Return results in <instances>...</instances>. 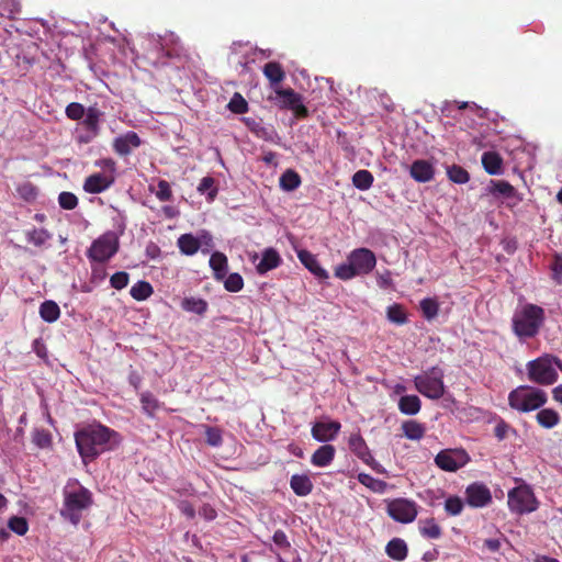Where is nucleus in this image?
Segmentation results:
<instances>
[{
  "label": "nucleus",
  "mask_w": 562,
  "mask_h": 562,
  "mask_svg": "<svg viewBox=\"0 0 562 562\" xmlns=\"http://www.w3.org/2000/svg\"><path fill=\"white\" fill-rule=\"evenodd\" d=\"M273 542L281 549L289 550L291 548V543L288 540L285 532L281 529L274 531L272 537Z\"/></svg>",
  "instance_id": "58"
},
{
  "label": "nucleus",
  "mask_w": 562,
  "mask_h": 562,
  "mask_svg": "<svg viewBox=\"0 0 562 562\" xmlns=\"http://www.w3.org/2000/svg\"><path fill=\"white\" fill-rule=\"evenodd\" d=\"M419 306H420L423 316L428 321L434 319L438 315L439 303L436 299L426 297L420 301Z\"/></svg>",
  "instance_id": "41"
},
{
  "label": "nucleus",
  "mask_w": 562,
  "mask_h": 562,
  "mask_svg": "<svg viewBox=\"0 0 562 562\" xmlns=\"http://www.w3.org/2000/svg\"><path fill=\"white\" fill-rule=\"evenodd\" d=\"M419 532L428 539H439L442 535L441 527L436 522L435 518H427L419 521Z\"/></svg>",
  "instance_id": "31"
},
{
  "label": "nucleus",
  "mask_w": 562,
  "mask_h": 562,
  "mask_svg": "<svg viewBox=\"0 0 562 562\" xmlns=\"http://www.w3.org/2000/svg\"><path fill=\"white\" fill-rule=\"evenodd\" d=\"M33 442L38 448H48L52 445V435L45 429H36L33 432Z\"/></svg>",
  "instance_id": "54"
},
{
  "label": "nucleus",
  "mask_w": 562,
  "mask_h": 562,
  "mask_svg": "<svg viewBox=\"0 0 562 562\" xmlns=\"http://www.w3.org/2000/svg\"><path fill=\"white\" fill-rule=\"evenodd\" d=\"M546 319L544 310L536 304L526 303L517 308L512 318L513 333L519 340L536 337Z\"/></svg>",
  "instance_id": "2"
},
{
  "label": "nucleus",
  "mask_w": 562,
  "mask_h": 562,
  "mask_svg": "<svg viewBox=\"0 0 562 562\" xmlns=\"http://www.w3.org/2000/svg\"><path fill=\"white\" fill-rule=\"evenodd\" d=\"M376 282L378 285L382 289L389 288L392 283L391 273L386 271L383 274H378Z\"/></svg>",
  "instance_id": "63"
},
{
  "label": "nucleus",
  "mask_w": 562,
  "mask_h": 562,
  "mask_svg": "<svg viewBox=\"0 0 562 562\" xmlns=\"http://www.w3.org/2000/svg\"><path fill=\"white\" fill-rule=\"evenodd\" d=\"M224 288L228 292L241 291L244 288L243 277L237 272H233V273L228 274L224 281Z\"/></svg>",
  "instance_id": "49"
},
{
  "label": "nucleus",
  "mask_w": 562,
  "mask_h": 562,
  "mask_svg": "<svg viewBox=\"0 0 562 562\" xmlns=\"http://www.w3.org/2000/svg\"><path fill=\"white\" fill-rule=\"evenodd\" d=\"M341 425L339 422L331 420L328 423L317 422L312 426V436L319 442L334 440L339 434Z\"/></svg>",
  "instance_id": "17"
},
{
  "label": "nucleus",
  "mask_w": 562,
  "mask_h": 562,
  "mask_svg": "<svg viewBox=\"0 0 562 562\" xmlns=\"http://www.w3.org/2000/svg\"><path fill=\"white\" fill-rule=\"evenodd\" d=\"M26 238L29 243L41 247L52 238V234L45 228H33L26 233Z\"/></svg>",
  "instance_id": "43"
},
{
  "label": "nucleus",
  "mask_w": 562,
  "mask_h": 562,
  "mask_svg": "<svg viewBox=\"0 0 562 562\" xmlns=\"http://www.w3.org/2000/svg\"><path fill=\"white\" fill-rule=\"evenodd\" d=\"M85 119L82 124L87 132L88 136H81L80 142L89 143L92 138L97 137L100 133V121L103 116V112H101L97 106H89L85 113Z\"/></svg>",
  "instance_id": "16"
},
{
  "label": "nucleus",
  "mask_w": 562,
  "mask_h": 562,
  "mask_svg": "<svg viewBox=\"0 0 562 562\" xmlns=\"http://www.w3.org/2000/svg\"><path fill=\"white\" fill-rule=\"evenodd\" d=\"M301 184L300 175L292 170L288 169L280 177V187L285 191H293L297 189Z\"/></svg>",
  "instance_id": "38"
},
{
  "label": "nucleus",
  "mask_w": 562,
  "mask_h": 562,
  "mask_svg": "<svg viewBox=\"0 0 562 562\" xmlns=\"http://www.w3.org/2000/svg\"><path fill=\"white\" fill-rule=\"evenodd\" d=\"M214 182L212 177H204L198 186V191L201 194L207 193L209 201H213L217 195V189L214 187Z\"/></svg>",
  "instance_id": "48"
},
{
  "label": "nucleus",
  "mask_w": 562,
  "mask_h": 562,
  "mask_svg": "<svg viewBox=\"0 0 562 562\" xmlns=\"http://www.w3.org/2000/svg\"><path fill=\"white\" fill-rule=\"evenodd\" d=\"M552 278L557 283L562 282V256L554 255L553 261L551 263Z\"/></svg>",
  "instance_id": "56"
},
{
  "label": "nucleus",
  "mask_w": 562,
  "mask_h": 562,
  "mask_svg": "<svg viewBox=\"0 0 562 562\" xmlns=\"http://www.w3.org/2000/svg\"><path fill=\"white\" fill-rule=\"evenodd\" d=\"M113 183V176L95 172L86 178L83 182V190L87 193L97 194L108 190Z\"/></svg>",
  "instance_id": "18"
},
{
  "label": "nucleus",
  "mask_w": 562,
  "mask_h": 562,
  "mask_svg": "<svg viewBox=\"0 0 562 562\" xmlns=\"http://www.w3.org/2000/svg\"><path fill=\"white\" fill-rule=\"evenodd\" d=\"M40 316L47 323H54L60 316V308L56 302L47 300L40 306Z\"/></svg>",
  "instance_id": "32"
},
{
  "label": "nucleus",
  "mask_w": 562,
  "mask_h": 562,
  "mask_svg": "<svg viewBox=\"0 0 562 562\" xmlns=\"http://www.w3.org/2000/svg\"><path fill=\"white\" fill-rule=\"evenodd\" d=\"M510 429L509 425L504 420L497 423L494 428V435L498 440H503L506 438L508 430Z\"/></svg>",
  "instance_id": "60"
},
{
  "label": "nucleus",
  "mask_w": 562,
  "mask_h": 562,
  "mask_svg": "<svg viewBox=\"0 0 562 562\" xmlns=\"http://www.w3.org/2000/svg\"><path fill=\"white\" fill-rule=\"evenodd\" d=\"M161 211H162L164 215L170 220L175 218L179 215V211L175 206H171V205L162 206Z\"/></svg>",
  "instance_id": "64"
},
{
  "label": "nucleus",
  "mask_w": 562,
  "mask_h": 562,
  "mask_svg": "<svg viewBox=\"0 0 562 562\" xmlns=\"http://www.w3.org/2000/svg\"><path fill=\"white\" fill-rule=\"evenodd\" d=\"M357 479L359 483H361L362 485H364L374 493H384L387 487L386 482L375 479L368 473H359Z\"/></svg>",
  "instance_id": "34"
},
{
  "label": "nucleus",
  "mask_w": 562,
  "mask_h": 562,
  "mask_svg": "<svg viewBox=\"0 0 562 562\" xmlns=\"http://www.w3.org/2000/svg\"><path fill=\"white\" fill-rule=\"evenodd\" d=\"M59 206L64 210L71 211L78 205V198L68 191H63L58 195Z\"/></svg>",
  "instance_id": "50"
},
{
  "label": "nucleus",
  "mask_w": 562,
  "mask_h": 562,
  "mask_svg": "<svg viewBox=\"0 0 562 562\" xmlns=\"http://www.w3.org/2000/svg\"><path fill=\"white\" fill-rule=\"evenodd\" d=\"M140 404L143 412L149 417H154L156 411L160 407L159 401L150 392L140 394Z\"/></svg>",
  "instance_id": "39"
},
{
  "label": "nucleus",
  "mask_w": 562,
  "mask_h": 562,
  "mask_svg": "<svg viewBox=\"0 0 562 562\" xmlns=\"http://www.w3.org/2000/svg\"><path fill=\"white\" fill-rule=\"evenodd\" d=\"M418 506L407 498H395L387 504L386 512L391 518L402 524H408L417 517Z\"/></svg>",
  "instance_id": "11"
},
{
  "label": "nucleus",
  "mask_w": 562,
  "mask_h": 562,
  "mask_svg": "<svg viewBox=\"0 0 562 562\" xmlns=\"http://www.w3.org/2000/svg\"><path fill=\"white\" fill-rule=\"evenodd\" d=\"M465 499L471 507H485L492 502V494L485 484L474 482L465 488Z\"/></svg>",
  "instance_id": "14"
},
{
  "label": "nucleus",
  "mask_w": 562,
  "mask_h": 562,
  "mask_svg": "<svg viewBox=\"0 0 562 562\" xmlns=\"http://www.w3.org/2000/svg\"><path fill=\"white\" fill-rule=\"evenodd\" d=\"M205 440L206 443L212 447H218L222 445V431L217 427L205 426Z\"/></svg>",
  "instance_id": "52"
},
{
  "label": "nucleus",
  "mask_w": 562,
  "mask_h": 562,
  "mask_svg": "<svg viewBox=\"0 0 562 562\" xmlns=\"http://www.w3.org/2000/svg\"><path fill=\"white\" fill-rule=\"evenodd\" d=\"M181 307L186 312L204 315L207 311L209 304L204 299L190 296L182 300Z\"/></svg>",
  "instance_id": "29"
},
{
  "label": "nucleus",
  "mask_w": 562,
  "mask_h": 562,
  "mask_svg": "<svg viewBox=\"0 0 562 562\" xmlns=\"http://www.w3.org/2000/svg\"><path fill=\"white\" fill-rule=\"evenodd\" d=\"M117 432L100 423L82 427L75 432L76 447L85 463L93 461L101 453L111 449L112 437Z\"/></svg>",
  "instance_id": "1"
},
{
  "label": "nucleus",
  "mask_w": 562,
  "mask_h": 562,
  "mask_svg": "<svg viewBox=\"0 0 562 562\" xmlns=\"http://www.w3.org/2000/svg\"><path fill=\"white\" fill-rule=\"evenodd\" d=\"M373 181V175L366 169L358 170L352 176V184L361 191L369 190L372 187Z\"/></svg>",
  "instance_id": "36"
},
{
  "label": "nucleus",
  "mask_w": 562,
  "mask_h": 562,
  "mask_svg": "<svg viewBox=\"0 0 562 562\" xmlns=\"http://www.w3.org/2000/svg\"><path fill=\"white\" fill-rule=\"evenodd\" d=\"M177 246L181 254L186 256H193L201 248L202 241L191 233H187L179 236Z\"/></svg>",
  "instance_id": "23"
},
{
  "label": "nucleus",
  "mask_w": 562,
  "mask_h": 562,
  "mask_svg": "<svg viewBox=\"0 0 562 562\" xmlns=\"http://www.w3.org/2000/svg\"><path fill=\"white\" fill-rule=\"evenodd\" d=\"M277 97L280 99L281 108L291 110L295 117L305 119L308 116V110L303 104L302 95L295 92L292 88L274 89Z\"/></svg>",
  "instance_id": "13"
},
{
  "label": "nucleus",
  "mask_w": 562,
  "mask_h": 562,
  "mask_svg": "<svg viewBox=\"0 0 562 562\" xmlns=\"http://www.w3.org/2000/svg\"><path fill=\"white\" fill-rule=\"evenodd\" d=\"M119 236L115 232L108 231L92 241L87 250V258L91 262L104 263L119 251Z\"/></svg>",
  "instance_id": "9"
},
{
  "label": "nucleus",
  "mask_w": 562,
  "mask_h": 562,
  "mask_svg": "<svg viewBox=\"0 0 562 562\" xmlns=\"http://www.w3.org/2000/svg\"><path fill=\"white\" fill-rule=\"evenodd\" d=\"M336 454V449L331 445H323L311 457V462L315 467L324 468L329 465Z\"/></svg>",
  "instance_id": "24"
},
{
  "label": "nucleus",
  "mask_w": 562,
  "mask_h": 562,
  "mask_svg": "<svg viewBox=\"0 0 562 562\" xmlns=\"http://www.w3.org/2000/svg\"><path fill=\"white\" fill-rule=\"evenodd\" d=\"M178 508L189 519H192L195 517V509H194L193 505L191 503H189L188 501H181L178 505Z\"/></svg>",
  "instance_id": "61"
},
{
  "label": "nucleus",
  "mask_w": 562,
  "mask_h": 562,
  "mask_svg": "<svg viewBox=\"0 0 562 562\" xmlns=\"http://www.w3.org/2000/svg\"><path fill=\"white\" fill-rule=\"evenodd\" d=\"M435 464L442 471L457 472L470 462L464 449H443L435 457Z\"/></svg>",
  "instance_id": "10"
},
{
  "label": "nucleus",
  "mask_w": 562,
  "mask_h": 562,
  "mask_svg": "<svg viewBox=\"0 0 562 562\" xmlns=\"http://www.w3.org/2000/svg\"><path fill=\"white\" fill-rule=\"evenodd\" d=\"M282 262L279 252L274 248H267L262 252V257L259 263L256 266V270L259 274H265L270 270L278 268Z\"/></svg>",
  "instance_id": "21"
},
{
  "label": "nucleus",
  "mask_w": 562,
  "mask_h": 562,
  "mask_svg": "<svg viewBox=\"0 0 562 562\" xmlns=\"http://www.w3.org/2000/svg\"><path fill=\"white\" fill-rule=\"evenodd\" d=\"M209 263L213 270L214 278L218 281L224 280L228 269L226 255L221 251H215L211 255Z\"/></svg>",
  "instance_id": "25"
},
{
  "label": "nucleus",
  "mask_w": 562,
  "mask_h": 562,
  "mask_svg": "<svg viewBox=\"0 0 562 562\" xmlns=\"http://www.w3.org/2000/svg\"><path fill=\"white\" fill-rule=\"evenodd\" d=\"M130 281V276L125 271H119L111 276L110 284L115 290H122L127 286Z\"/></svg>",
  "instance_id": "55"
},
{
  "label": "nucleus",
  "mask_w": 562,
  "mask_h": 562,
  "mask_svg": "<svg viewBox=\"0 0 562 562\" xmlns=\"http://www.w3.org/2000/svg\"><path fill=\"white\" fill-rule=\"evenodd\" d=\"M263 75L271 82V85H278L285 78V72L281 64L277 61H269L263 66Z\"/></svg>",
  "instance_id": "30"
},
{
  "label": "nucleus",
  "mask_w": 562,
  "mask_h": 562,
  "mask_svg": "<svg viewBox=\"0 0 562 562\" xmlns=\"http://www.w3.org/2000/svg\"><path fill=\"white\" fill-rule=\"evenodd\" d=\"M86 109L81 103L71 102L66 106L65 113L72 121L81 120L85 116Z\"/></svg>",
  "instance_id": "53"
},
{
  "label": "nucleus",
  "mask_w": 562,
  "mask_h": 562,
  "mask_svg": "<svg viewBox=\"0 0 562 562\" xmlns=\"http://www.w3.org/2000/svg\"><path fill=\"white\" fill-rule=\"evenodd\" d=\"M386 554L395 561H404L407 557V544L401 538H393L385 547Z\"/></svg>",
  "instance_id": "27"
},
{
  "label": "nucleus",
  "mask_w": 562,
  "mask_h": 562,
  "mask_svg": "<svg viewBox=\"0 0 562 562\" xmlns=\"http://www.w3.org/2000/svg\"><path fill=\"white\" fill-rule=\"evenodd\" d=\"M8 527L19 536H24L29 530L26 519L18 516H13L9 519Z\"/></svg>",
  "instance_id": "51"
},
{
  "label": "nucleus",
  "mask_w": 562,
  "mask_h": 562,
  "mask_svg": "<svg viewBox=\"0 0 562 562\" xmlns=\"http://www.w3.org/2000/svg\"><path fill=\"white\" fill-rule=\"evenodd\" d=\"M547 393L541 389L520 385L508 395V404L519 412H531L540 408L547 403Z\"/></svg>",
  "instance_id": "6"
},
{
  "label": "nucleus",
  "mask_w": 562,
  "mask_h": 562,
  "mask_svg": "<svg viewBox=\"0 0 562 562\" xmlns=\"http://www.w3.org/2000/svg\"><path fill=\"white\" fill-rule=\"evenodd\" d=\"M404 436L411 440H420L425 435V426L417 420H406L402 424Z\"/></svg>",
  "instance_id": "33"
},
{
  "label": "nucleus",
  "mask_w": 562,
  "mask_h": 562,
  "mask_svg": "<svg viewBox=\"0 0 562 562\" xmlns=\"http://www.w3.org/2000/svg\"><path fill=\"white\" fill-rule=\"evenodd\" d=\"M532 488L528 484H520L508 492L507 505L509 510L516 515H525L536 512L539 508Z\"/></svg>",
  "instance_id": "8"
},
{
  "label": "nucleus",
  "mask_w": 562,
  "mask_h": 562,
  "mask_svg": "<svg viewBox=\"0 0 562 562\" xmlns=\"http://www.w3.org/2000/svg\"><path fill=\"white\" fill-rule=\"evenodd\" d=\"M348 447L350 451L359 458L364 464L369 465L372 470L378 473H384L385 470L382 465L373 458L371 451L359 431L353 432L349 436Z\"/></svg>",
  "instance_id": "12"
},
{
  "label": "nucleus",
  "mask_w": 562,
  "mask_h": 562,
  "mask_svg": "<svg viewBox=\"0 0 562 562\" xmlns=\"http://www.w3.org/2000/svg\"><path fill=\"white\" fill-rule=\"evenodd\" d=\"M386 317L391 323L403 325L407 322L404 307L401 304H392L387 307Z\"/></svg>",
  "instance_id": "42"
},
{
  "label": "nucleus",
  "mask_w": 562,
  "mask_h": 562,
  "mask_svg": "<svg viewBox=\"0 0 562 562\" xmlns=\"http://www.w3.org/2000/svg\"><path fill=\"white\" fill-rule=\"evenodd\" d=\"M153 293L154 289L147 281H137L130 290L131 296L136 301H145Z\"/></svg>",
  "instance_id": "37"
},
{
  "label": "nucleus",
  "mask_w": 562,
  "mask_h": 562,
  "mask_svg": "<svg viewBox=\"0 0 562 562\" xmlns=\"http://www.w3.org/2000/svg\"><path fill=\"white\" fill-rule=\"evenodd\" d=\"M106 278V270L103 263L92 262L91 265V281L94 283L102 282Z\"/></svg>",
  "instance_id": "57"
},
{
  "label": "nucleus",
  "mask_w": 562,
  "mask_h": 562,
  "mask_svg": "<svg viewBox=\"0 0 562 562\" xmlns=\"http://www.w3.org/2000/svg\"><path fill=\"white\" fill-rule=\"evenodd\" d=\"M376 265V258L372 250L368 248L353 249L344 263L335 269V277L340 280H350L357 276L369 274Z\"/></svg>",
  "instance_id": "3"
},
{
  "label": "nucleus",
  "mask_w": 562,
  "mask_h": 562,
  "mask_svg": "<svg viewBox=\"0 0 562 562\" xmlns=\"http://www.w3.org/2000/svg\"><path fill=\"white\" fill-rule=\"evenodd\" d=\"M199 514L205 520H214L217 516L216 510L210 504H203L199 509Z\"/></svg>",
  "instance_id": "59"
},
{
  "label": "nucleus",
  "mask_w": 562,
  "mask_h": 562,
  "mask_svg": "<svg viewBox=\"0 0 562 562\" xmlns=\"http://www.w3.org/2000/svg\"><path fill=\"white\" fill-rule=\"evenodd\" d=\"M150 191L154 190L150 188ZM156 198L161 202L171 201L173 198L170 183L167 180H159L157 183V190L155 191Z\"/></svg>",
  "instance_id": "47"
},
{
  "label": "nucleus",
  "mask_w": 562,
  "mask_h": 562,
  "mask_svg": "<svg viewBox=\"0 0 562 562\" xmlns=\"http://www.w3.org/2000/svg\"><path fill=\"white\" fill-rule=\"evenodd\" d=\"M448 178L458 184L467 183L470 180L469 172L461 166L452 165L447 169Z\"/></svg>",
  "instance_id": "44"
},
{
  "label": "nucleus",
  "mask_w": 562,
  "mask_h": 562,
  "mask_svg": "<svg viewBox=\"0 0 562 562\" xmlns=\"http://www.w3.org/2000/svg\"><path fill=\"white\" fill-rule=\"evenodd\" d=\"M484 170L491 175H502L503 173V158L496 151H485L481 158Z\"/></svg>",
  "instance_id": "22"
},
{
  "label": "nucleus",
  "mask_w": 562,
  "mask_h": 562,
  "mask_svg": "<svg viewBox=\"0 0 562 562\" xmlns=\"http://www.w3.org/2000/svg\"><path fill=\"white\" fill-rule=\"evenodd\" d=\"M142 145V139L136 132L128 131L127 133L114 138L112 148L115 154L121 157H126L132 151Z\"/></svg>",
  "instance_id": "15"
},
{
  "label": "nucleus",
  "mask_w": 562,
  "mask_h": 562,
  "mask_svg": "<svg viewBox=\"0 0 562 562\" xmlns=\"http://www.w3.org/2000/svg\"><path fill=\"white\" fill-rule=\"evenodd\" d=\"M536 418L539 425L543 428H553L560 422L559 414L551 408H543L539 411Z\"/></svg>",
  "instance_id": "35"
},
{
  "label": "nucleus",
  "mask_w": 562,
  "mask_h": 562,
  "mask_svg": "<svg viewBox=\"0 0 562 562\" xmlns=\"http://www.w3.org/2000/svg\"><path fill=\"white\" fill-rule=\"evenodd\" d=\"M526 369L529 381L539 385H551L559 378L557 369L562 371V361L553 355L546 353L527 362Z\"/></svg>",
  "instance_id": "4"
},
{
  "label": "nucleus",
  "mask_w": 562,
  "mask_h": 562,
  "mask_svg": "<svg viewBox=\"0 0 562 562\" xmlns=\"http://www.w3.org/2000/svg\"><path fill=\"white\" fill-rule=\"evenodd\" d=\"M443 370L439 367H431L414 378L415 389L430 400H439L445 395Z\"/></svg>",
  "instance_id": "7"
},
{
  "label": "nucleus",
  "mask_w": 562,
  "mask_h": 562,
  "mask_svg": "<svg viewBox=\"0 0 562 562\" xmlns=\"http://www.w3.org/2000/svg\"><path fill=\"white\" fill-rule=\"evenodd\" d=\"M297 258L300 259L301 263L306 269H308L315 277H317L321 280L328 279V272L321 266L316 256L313 255L311 251L301 249L297 251Z\"/></svg>",
  "instance_id": "20"
},
{
  "label": "nucleus",
  "mask_w": 562,
  "mask_h": 562,
  "mask_svg": "<svg viewBox=\"0 0 562 562\" xmlns=\"http://www.w3.org/2000/svg\"><path fill=\"white\" fill-rule=\"evenodd\" d=\"M91 504L92 494L88 488L81 485L75 490L66 488L64 492V508L60 514L64 518L77 525L81 520L82 510L89 508Z\"/></svg>",
  "instance_id": "5"
},
{
  "label": "nucleus",
  "mask_w": 562,
  "mask_h": 562,
  "mask_svg": "<svg viewBox=\"0 0 562 562\" xmlns=\"http://www.w3.org/2000/svg\"><path fill=\"white\" fill-rule=\"evenodd\" d=\"M290 486L295 495L307 496L313 490V482L306 474H294L290 479Z\"/></svg>",
  "instance_id": "26"
},
{
  "label": "nucleus",
  "mask_w": 562,
  "mask_h": 562,
  "mask_svg": "<svg viewBox=\"0 0 562 562\" xmlns=\"http://www.w3.org/2000/svg\"><path fill=\"white\" fill-rule=\"evenodd\" d=\"M409 175L416 182H429L435 177V167L428 160L417 159L411 165Z\"/></svg>",
  "instance_id": "19"
},
{
  "label": "nucleus",
  "mask_w": 562,
  "mask_h": 562,
  "mask_svg": "<svg viewBox=\"0 0 562 562\" xmlns=\"http://www.w3.org/2000/svg\"><path fill=\"white\" fill-rule=\"evenodd\" d=\"M464 503L457 495L449 496L445 502V510L449 516H458L462 513Z\"/></svg>",
  "instance_id": "45"
},
{
  "label": "nucleus",
  "mask_w": 562,
  "mask_h": 562,
  "mask_svg": "<svg viewBox=\"0 0 562 562\" xmlns=\"http://www.w3.org/2000/svg\"><path fill=\"white\" fill-rule=\"evenodd\" d=\"M19 191L25 199L35 198L36 195L35 188L31 183L23 184L19 188Z\"/></svg>",
  "instance_id": "62"
},
{
  "label": "nucleus",
  "mask_w": 562,
  "mask_h": 562,
  "mask_svg": "<svg viewBox=\"0 0 562 562\" xmlns=\"http://www.w3.org/2000/svg\"><path fill=\"white\" fill-rule=\"evenodd\" d=\"M398 409L405 415H416L422 408V402L417 395H404L398 400Z\"/></svg>",
  "instance_id": "28"
},
{
  "label": "nucleus",
  "mask_w": 562,
  "mask_h": 562,
  "mask_svg": "<svg viewBox=\"0 0 562 562\" xmlns=\"http://www.w3.org/2000/svg\"><path fill=\"white\" fill-rule=\"evenodd\" d=\"M227 108L229 109L231 112L235 114H245L248 112V103L245 100V98L238 92L234 93V95L232 97L231 101L227 104Z\"/></svg>",
  "instance_id": "46"
},
{
  "label": "nucleus",
  "mask_w": 562,
  "mask_h": 562,
  "mask_svg": "<svg viewBox=\"0 0 562 562\" xmlns=\"http://www.w3.org/2000/svg\"><path fill=\"white\" fill-rule=\"evenodd\" d=\"M490 192L506 198H513L516 194L515 188L505 180H491Z\"/></svg>",
  "instance_id": "40"
}]
</instances>
